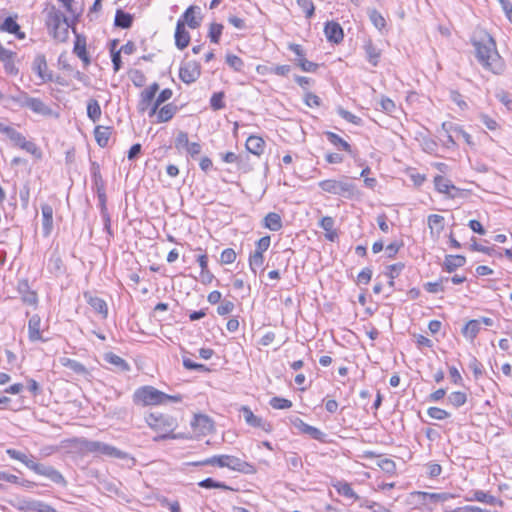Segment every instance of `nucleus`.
<instances>
[{"label":"nucleus","instance_id":"37998d69","mask_svg":"<svg viewBox=\"0 0 512 512\" xmlns=\"http://www.w3.org/2000/svg\"><path fill=\"white\" fill-rule=\"evenodd\" d=\"M364 49L369 63H371L373 66H376L380 57L378 48L371 41H369L365 44Z\"/></svg>","mask_w":512,"mask_h":512},{"label":"nucleus","instance_id":"6e6d98bb","mask_svg":"<svg viewBox=\"0 0 512 512\" xmlns=\"http://www.w3.org/2000/svg\"><path fill=\"white\" fill-rule=\"evenodd\" d=\"M300 69L304 72H315L318 64L307 60L306 58H295L294 60Z\"/></svg>","mask_w":512,"mask_h":512},{"label":"nucleus","instance_id":"4be33fe9","mask_svg":"<svg viewBox=\"0 0 512 512\" xmlns=\"http://www.w3.org/2000/svg\"><path fill=\"white\" fill-rule=\"evenodd\" d=\"M26 108L42 116H51L53 114L52 109L39 98L29 96Z\"/></svg>","mask_w":512,"mask_h":512},{"label":"nucleus","instance_id":"338daca9","mask_svg":"<svg viewBox=\"0 0 512 512\" xmlns=\"http://www.w3.org/2000/svg\"><path fill=\"white\" fill-rule=\"evenodd\" d=\"M378 466L389 474H394L396 471V464L393 460L385 458L379 461Z\"/></svg>","mask_w":512,"mask_h":512},{"label":"nucleus","instance_id":"1a4fd4ad","mask_svg":"<svg viewBox=\"0 0 512 512\" xmlns=\"http://www.w3.org/2000/svg\"><path fill=\"white\" fill-rule=\"evenodd\" d=\"M15 508L21 512H57L51 505L36 499H20Z\"/></svg>","mask_w":512,"mask_h":512},{"label":"nucleus","instance_id":"4d7b16f0","mask_svg":"<svg viewBox=\"0 0 512 512\" xmlns=\"http://www.w3.org/2000/svg\"><path fill=\"white\" fill-rule=\"evenodd\" d=\"M226 63L235 71H241L244 67L243 60L234 54L226 55Z\"/></svg>","mask_w":512,"mask_h":512},{"label":"nucleus","instance_id":"58836bf2","mask_svg":"<svg viewBox=\"0 0 512 512\" xmlns=\"http://www.w3.org/2000/svg\"><path fill=\"white\" fill-rule=\"evenodd\" d=\"M101 107H100V104L99 102L94 99V98H91L88 100L87 102V116L88 118L96 123L97 121H99L100 117H101Z\"/></svg>","mask_w":512,"mask_h":512},{"label":"nucleus","instance_id":"f8f14e48","mask_svg":"<svg viewBox=\"0 0 512 512\" xmlns=\"http://www.w3.org/2000/svg\"><path fill=\"white\" fill-rule=\"evenodd\" d=\"M158 90L159 85L158 83L154 82L141 92L140 100L137 106L140 113H145L148 111L149 107L151 106V102L154 100Z\"/></svg>","mask_w":512,"mask_h":512},{"label":"nucleus","instance_id":"c9c22d12","mask_svg":"<svg viewBox=\"0 0 512 512\" xmlns=\"http://www.w3.org/2000/svg\"><path fill=\"white\" fill-rule=\"evenodd\" d=\"M104 360L115 366L118 370L120 371H129L130 370V366L129 364L123 359L121 358L120 356L112 353V352H108L104 355Z\"/></svg>","mask_w":512,"mask_h":512},{"label":"nucleus","instance_id":"a211bd4d","mask_svg":"<svg viewBox=\"0 0 512 512\" xmlns=\"http://www.w3.org/2000/svg\"><path fill=\"white\" fill-rule=\"evenodd\" d=\"M434 185L435 189L439 193L445 194L451 198H454L456 196V194L452 193L453 191L459 192V189L456 186H454L450 180L441 175H437L434 177Z\"/></svg>","mask_w":512,"mask_h":512},{"label":"nucleus","instance_id":"69168bd1","mask_svg":"<svg viewBox=\"0 0 512 512\" xmlns=\"http://www.w3.org/2000/svg\"><path fill=\"white\" fill-rule=\"evenodd\" d=\"M380 106L382 111L385 113L391 114L395 111L396 105L394 101L386 96H382L380 100Z\"/></svg>","mask_w":512,"mask_h":512},{"label":"nucleus","instance_id":"aec40b11","mask_svg":"<svg viewBox=\"0 0 512 512\" xmlns=\"http://www.w3.org/2000/svg\"><path fill=\"white\" fill-rule=\"evenodd\" d=\"M41 318L39 315L34 314L30 317L28 322V338L31 342L45 341L41 335Z\"/></svg>","mask_w":512,"mask_h":512},{"label":"nucleus","instance_id":"ea45409f","mask_svg":"<svg viewBox=\"0 0 512 512\" xmlns=\"http://www.w3.org/2000/svg\"><path fill=\"white\" fill-rule=\"evenodd\" d=\"M132 22L133 18L129 13H126L120 9L116 11L114 20L115 26L123 29H128L131 27Z\"/></svg>","mask_w":512,"mask_h":512},{"label":"nucleus","instance_id":"e2e57ef3","mask_svg":"<svg viewBox=\"0 0 512 512\" xmlns=\"http://www.w3.org/2000/svg\"><path fill=\"white\" fill-rule=\"evenodd\" d=\"M337 112L338 114L343 118L345 119L346 121H348L349 123H352V124H355V125H358L360 122H361V119L354 115L353 113H351L350 111H347L341 107H339L337 109Z\"/></svg>","mask_w":512,"mask_h":512},{"label":"nucleus","instance_id":"774afa93","mask_svg":"<svg viewBox=\"0 0 512 512\" xmlns=\"http://www.w3.org/2000/svg\"><path fill=\"white\" fill-rule=\"evenodd\" d=\"M234 310V303L229 300H224L217 307V313L221 316L230 314Z\"/></svg>","mask_w":512,"mask_h":512},{"label":"nucleus","instance_id":"49530a36","mask_svg":"<svg viewBox=\"0 0 512 512\" xmlns=\"http://www.w3.org/2000/svg\"><path fill=\"white\" fill-rule=\"evenodd\" d=\"M449 281V277H442L435 282H427L424 284V289L429 293H438L444 291V283Z\"/></svg>","mask_w":512,"mask_h":512},{"label":"nucleus","instance_id":"3c124183","mask_svg":"<svg viewBox=\"0 0 512 512\" xmlns=\"http://www.w3.org/2000/svg\"><path fill=\"white\" fill-rule=\"evenodd\" d=\"M369 19L378 30H381L386 26L385 18L375 9L369 11Z\"/></svg>","mask_w":512,"mask_h":512},{"label":"nucleus","instance_id":"79ce46f5","mask_svg":"<svg viewBox=\"0 0 512 512\" xmlns=\"http://www.w3.org/2000/svg\"><path fill=\"white\" fill-rule=\"evenodd\" d=\"M404 269V264L399 262L387 267L386 276L389 278L388 285L390 288H394L395 282L394 279L397 278L402 270Z\"/></svg>","mask_w":512,"mask_h":512},{"label":"nucleus","instance_id":"9b49d317","mask_svg":"<svg viewBox=\"0 0 512 512\" xmlns=\"http://www.w3.org/2000/svg\"><path fill=\"white\" fill-rule=\"evenodd\" d=\"M200 75V64L196 61H188L180 66L179 77L186 84L194 83Z\"/></svg>","mask_w":512,"mask_h":512},{"label":"nucleus","instance_id":"39448f33","mask_svg":"<svg viewBox=\"0 0 512 512\" xmlns=\"http://www.w3.org/2000/svg\"><path fill=\"white\" fill-rule=\"evenodd\" d=\"M145 420L151 429L159 433L158 436L154 437V441L157 442L167 438H175V436L172 435L177 427V421L174 417L165 414L150 413L146 416Z\"/></svg>","mask_w":512,"mask_h":512},{"label":"nucleus","instance_id":"052dcab7","mask_svg":"<svg viewBox=\"0 0 512 512\" xmlns=\"http://www.w3.org/2000/svg\"><path fill=\"white\" fill-rule=\"evenodd\" d=\"M297 5L305 13L306 18H311L314 15V4L311 0H296Z\"/></svg>","mask_w":512,"mask_h":512},{"label":"nucleus","instance_id":"680f3d73","mask_svg":"<svg viewBox=\"0 0 512 512\" xmlns=\"http://www.w3.org/2000/svg\"><path fill=\"white\" fill-rule=\"evenodd\" d=\"M188 134L184 131H180L175 138V148L177 150H185L189 145Z\"/></svg>","mask_w":512,"mask_h":512},{"label":"nucleus","instance_id":"a878e982","mask_svg":"<svg viewBox=\"0 0 512 512\" xmlns=\"http://www.w3.org/2000/svg\"><path fill=\"white\" fill-rule=\"evenodd\" d=\"M84 297L86 298L87 303L92 307V309L95 312L100 314L102 316V318L107 317L108 307H107L105 300H103L102 298L97 297V296H92L88 293H85Z\"/></svg>","mask_w":512,"mask_h":512},{"label":"nucleus","instance_id":"603ef678","mask_svg":"<svg viewBox=\"0 0 512 512\" xmlns=\"http://www.w3.org/2000/svg\"><path fill=\"white\" fill-rule=\"evenodd\" d=\"M286 463L288 468L291 470H299L303 466L301 457L294 452H291L286 456Z\"/></svg>","mask_w":512,"mask_h":512},{"label":"nucleus","instance_id":"a18cd8bd","mask_svg":"<svg viewBox=\"0 0 512 512\" xmlns=\"http://www.w3.org/2000/svg\"><path fill=\"white\" fill-rule=\"evenodd\" d=\"M91 176L97 191L105 190L104 181L100 172V166L93 162L91 165Z\"/></svg>","mask_w":512,"mask_h":512},{"label":"nucleus","instance_id":"de8ad7c7","mask_svg":"<svg viewBox=\"0 0 512 512\" xmlns=\"http://www.w3.org/2000/svg\"><path fill=\"white\" fill-rule=\"evenodd\" d=\"M455 127H456L455 125H453L452 123H448V122H444L442 124V130L445 132V137H446V140H444V144L447 147L455 145L456 136H455V133L453 132V129Z\"/></svg>","mask_w":512,"mask_h":512},{"label":"nucleus","instance_id":"4468645a","mask_svg":"<svg viewBox=\"0 0 512 512\" xmlns=\"http://www.w3.org/2000/svg\"><path fill=\"white\" fill-rule=\"evenodd\" d=\"M241 412L243 414L245 422L248 425H250L252 427H256V428H261L266 432L271 431V425L269 423L265 422L262 418L254 415V413L252 412V410L249 407L243 406L241 408Z\"/></svg>","mask_w":512,"mask_h":512},{"label":"nucleus","instance_id":"6ab92c4d","mask_svg":"<svg viewBox=\"0 0 512 512\" xmlns=\"http://www.w3.org/2000/svg\"><path fill=\"white\" fill-rule=\"evenodd\" d=\"M466 501H478L481 503H485L488 505H500L502 506L503 502L496 498L495 496L485 492L483 490H475L472 492L471 496H467Z\"/></svg>","mask_w":512,"mask_h":512},{"label":"nucleus","instance_id":"c03bdc74","mask_svg":"<svg viewBox=\"0 0 512 512\" xmlns=\"http://www.w3.org/2000/svg\"><path fill=\"white\" fill-rule=\"evenodd\" d=\"M447 401L453 407L459 408L466 403L467 395L461 391H454L448 395Z\"/></svg>","mask_w":512,"mask_h":512},{"label":"nucleus","instance_id":"dca6fc26","mask_svg":"<svg viewBox=\"0 0 512 512\" xmlns=\"http://www.w3.org/2000/svg\"><path fill=\"white\" fill-rule=\"evenodd\" d=\"M293 425L302 433L309 435L312 439L323 441L325 434L318 428L305 423L302 419L296 417L292 420Z\"/></svg>","mask_w":512,"mask_h":512},{"label":"nucleus","instance_id":"72a5a7b5","mask_svg":"<svg viewBox=\"0 0 512 512\" xmlns=\"http://www.w3.org/2000/svg\"><path fill=\"white\" fill-rule=\"evenodd\" d=\"M94 136L97 144L104 148L108 145L111 136V128L107 126H96Z\"/></svg>","mask_w":512,"mask_h":512},{"label":"nucleus","instance_id":"f257e3e1","mask_svg":"<svg viewBox=\"0 0 512 512\" xmlns=\"http://www.w3.org/2000/svg\"><path fill=\"white\" fill-rule=\"evenodd\" d=\"M473 45L477 60L483 68L496 75L504 72L505 63L497 51L494 39L489 34L485 33L478 40H475Z\"/></svg>","mask_w":512,"mask_h":512},{"label":"nucleus","instance_id":"a19ab883","mask_svg":"<svg viewBox=\"0 0 512 512\" xmlns=\"http://www.w3.org/2000/svg\"><path fill=\"white\" fill-rule=\"evenodd\" d=\"M334 488L340 495L348 499H358V496L352 489L351 485L345 481H338L336 484H334Z\"/></svg>","mask_w":512,"mask_h":512},{"label":"nucleus","instance_id":"e433bc0d","mask_svg":"<svg viewBox=\"0 0 512 512\" xmlns=\"http://www.w3.org/2000/svg\"><path fill=\"white\" fill-rule=\"evenodd\" d=\"M60 363L62 364V366L72 370L76 374L83 375V376L88 374L87 368L82 363H80L74 359L64 357V358L60 359Z\"/></svg>","mask_w":512,"mask_h":512},{"label":"nucleus","instance_id":"09e8293b","mask_svg":"<svg viewBox=\"0 0 512 512\" xmlns=\"http://www.w3.org/2000/svg\"><path fill=\"white\" fill-rule=\"evenodd\" d=\"M198 485L202 488L212 489L218 488L223 490H233L230 486L226 485L224 482H219L214 480L213 478H206L198 483Z\"/></svg>","mask_w":512,"mask_h":512},{"label":"nucleus","instance_id":"473e14b6","mask_svg":"<svg viewBox=\"0 0 512 512\" xmlns=\"http://www.w3.org/2000/svg\"><path fill=\"white\" fill-rule=\"evenodd\" d=\"M73 52L83 61L84 67H87L90 64V57L86 50V39L83 37V39H80V37H77L75 41V45L73 48Z\"/></svg>","mask_w":512,"mask_h":512},{"label":"nucleus","instance_id":"13d9d810","mask_svg":"<svg viewBox=\"0 0 512 512\" xmlns=\"http://www.w3.org/2000/svg\"><path fill=\"white\" fill-rule=\"evenodd\" d=\"M429 417L435 420H444L450 417V413L439 407H430L427 410Z\"/></svg>","mask_w":512,"mask_h":512},{"label":"nucleus","instance_id":"f3484780","mask_svg":"<svg viewBox=\"0 0 512 512\" xmlns=\"http://www.w3.org/2000/svg\"><path fill=\"white\" fill-rule=\"evenodd\" d=\"M324 33L329 42L340 43L343 40L344 33L339 23L330 21L325 24Z\"/></svg>","mask_w":512,"mask_h":512},{"label":"nucleus","instance_id":"0eeeda50","mask_svg":"<svg viewBox=\"0 0 512 512\" xmlns=\"http://www.w3.org/2000/svg\"><path fill=\"white\" fill-rule=\"evenodd\" d=\"M46 25L48 29L53 33L55 39L64 41L68 34L69 24L67 18L60 11L54 7L48 12L46 18Z\"/></svg>","mask_w":512,"mask_h":512},{"label":"nucleus","instance_id":"2f4dec72","mask_svg":"<svg viewBox=\"0 0 512 512\" xmlns=\"http://www.w3.org/2000/svg\"><path fill=\"white\" fill-rule=\"evenodd\" d=\"M327 140L337 149L352 153L351 145L334 132H325Z\"/></svg>","mask_w":512,"mask_h":512},{"label":"nucleus","instance_id":"f03ea898","mask_svg":"<svg viewBox=\"0 0 512 512\" xmlns=\"http://www.w3.org/2000/svg\"><path fill=\"white\" fill-rule=\"evenodd\" d=\"M6 454L11 459L21 462L29 470L33 471L37 475L49 479L54 484L61 487L67 486V480L60 471L55 469L53 466L36 462L33 455H27L26 453L13 448H8L6 450Z\"/></svg>","mask_w":512,"mask_h":512},{"label":"nucleus","instance_id":"4c0bfd02","mask_svg":"<svg viewBox=\"0 0 512 512\" xmlns=\"http://www.w3.org/2000/svg\"><path fill=\"white\" fill-rule=\"evenodd\" d=\"M1 29L8 33L15 34L19 39L25 38V34L20 31L19 24L12 17H7L4 20L3 24L1 25Z\"/></svg>","mask_w":512,"mask_h":512},{"label":"nucleus","instance_id":"b1692460","mask_svg":"<svg viewBox=\"0 0 512 512\" xmlns=\"http://www.w3.org/2000/svg\"><path fill=\"white\" fill-rule=\"evenodd\" d=\"M190 34L183 26L182 21H177L175 29V45L178 49L183 50L189 45Z\"/></svg>","mask_w":512,"mask_h":512},{"label":"nucleus","instance_id":"ddd939ff","mask_svg":"<svg viewBox=\"0 0 512 512\" xmlns=\"http://www.w3.org/2000/svg\"><path fill=\"white\" fill-rule=\"evenodd\" d=\"M33 70L42 80V82L53 81V74L48 69V65L44 55H38L34 59Z\"/></svg>","mask_w":512,"mask_h":512},{"label":"nucleus","instance_id":"7c9ffc66","mask_svg":"<svg viewBox=\"0 0 512 512\" xmlns=\"http://www.w3.org/2000/svg\"><path fill=\"white\" fill-rule=\"evenodd\" d=\"M263 226L271 231H279L282 229V218L276 212H269L263 219Z\"/></svg>","mask_w":512,"mask_h":512},{"label":"nucleus","instance_id":"5701e85b","mask_svg":"<svg viewBox=\"0 0 512 512\" xmlns=\"http://www.w3.org/2000/svg\"><path fill=\"white\" fill-rule=\"evenodd\" d=\"M419 498L422 499L423 503H426L427 501L438 503V502H446L450 499L455 498L454 494L448 493V492H441V493H430V492H424V491H418L415 493Z\"/></svg>","mask_w":512,"mask_h":512},{"label":"nucleus","instance_id":"cd10ccee","mask_svg":"<svg viewBox=\"0 0 512 512\" xmlns=\"http://www.w3.org/2000/svg\"><path fill=\"white\" fill-rule=\"evenodd\" d=\"M29 95L25 91L17 87L16 94H8V107L9 109L24 108L28 101Z\"/></svg>","mask_w":512,"mask_h":512},{"label":"nucleus","instance_id":"412c9836","mask_svg":"<svg viewBox=\"0 0 512 512\" xmlns=\"http://www.w3.org/2000/svg\"><path fill=\"white\" fill-rule=\"evenodd\" d=\"M42 212V230L44 236H49L53 228V208L45 203L41 205Z\"/></svg>","mask_w":512,"mask_h":512},{"label":"nucleus","instance_id":"393cba45","mask_svg":"<svg viewBox=\"0 0 512 512\" xmlns=\"http://www.w3.org/2000/svg\"><path fill=\"white\" fill-rule=\"evenodd\" d=\"M430 235L438 238L444 230V217L438 214H431L427 218Z\"/></svg>","mask_w":512,"mask_h":512},{"label":"nucleus","instance_id":"2eb2a0df","mask_svg":"<svg viewBox=\"0 0 512 512\" xmlns=\"http://www.w3.org/2000/svg\"><path fill=\"white\" fill-rule=\"evenodd\" d=\"M197 13H200L198 6H189L178 21H182L183 26L187 24L191 29H196L201 25V17H197Z\"/></svg>","mask_w":512,"mask_h":512},{"label":"nucleus","instance_id":"7ed1b4c3","mask_svg":"<svg viewBox=\"0 0 512 512\" xmlns=\"http://www.w3.org/2000/svg\"><path fill=\"white\" fill-rule=\"evenodd\" d=\"M132 401L137 406H157L168 402L179 403L182 401V396L180 394L168 395L153 386L145 385L134 391Z\"/></svg>","mask_w":512,"mask_h":512},{"label":"nucleus","instance_id":"20e7f679","mask_svg":"<svg viewBox=\"0 0 512 512\" xmlns=\"http://www.w3.org/2000/svg\"><path fill=\"white\" fill-rule=\"evenodd\" d=\"M322 191L345 199H353L360 195L355 183L347 176L340 179H326L318 183Z\"/></svg>","mask_w":512,"mask_h":512},{"label":"nucleus","instance_id":"bf43d9fd","mask_svg":"<svg viewBox=\"0 0 512 512\" xmlns=\"http://www.w3.org/2000/svg\"><path fill=\"white\" fill-rule=\"evenodd\" d=\"M263 262H264V256H263V254H260V252H253L250 255L249 266L254 274H256V268L261 267L263 265Z\"/></svg>","mask_w":512,"mask_h":512},{"label":"nucleus","instance_id":"bb28decb","mask_svg":"<svg viewBox=\"0 0 512 512\" xmlns=\"http://www.w3.org/2000/svg\"><path fill=\"white\" fill-rule=\"evenodd\" d=\"M178 110H179L178 106L175 105L174 103H168V104L163 105L159 109L157 115L155 116L156 122L157 123H165V122L170 121L175 116V114L178 112Z\"/></svg>","mask_w":512,"mask_h":512},{"label":"nucleus","instance_id":"0e129e2a","mask_svg":"<svg viewBox=\"0 0 512 512\" xmlns=\"http://www.w3.org/2000/svg\"><path fill=\"white\" fill-rule=\"evenodd\" d=\"M236 260V252L232 248H226L221 252L220 261L223 264H231Z\"/></svg>","mask_w":512,"mask_h":512},{"label":"nucleus","instance_id":"423d86ee","mask_svg":"<svg viewBox=\"0 0 512 512\" xmlns=\"http://www.w3.org/2000/svg\"><path fill=\"white\" fill-rule=\"evenodd\" d=\"M80 448L83 450V453H92L95 455H103L110 458L117 459H131L134 460L130 455L120 449L112 446L110 444L101 442V441H93L88 439L80 440Z\"/></svg>","mask_w":512,"mask_h":512},{"label":"nucleus","instance_id":"9d476101","mask_svg":"<svg viewBox=\"0 0 512 512\" xmlns=\"http://www.w3.org/2000/svg\"><path fill=\"white\" fill-rule=\"evenodd\" d=\"M7 137L14 143V145L32 154L36 158H41L42 153L37 145L32 141L26 140L25 136L14 128L10 131Z\"/></svg>","mask_w":512,"mask_h":512},{"label":"nucleus","instance_id":"c85d7f7f","mask_svg":"<svg viewBox=\"0 0 512 512\" xmlns=\"http://www.w3.org/2000/svg\"><path fill=\"white\" fill-rule=\"evenodd\" d=\"M246 149L250 153L260 156L264 152L265 141L259 136H249L246 140Z\"/></svg>","mask_w":512,"mask_h":512},{"label":"nucleus","instance_id":"5fc2aeb1","mask_svg":"<svg viewBox=\"0 0 512 512\" xmlns=\"http://www.w3.org/2000/svg\"><path fill=\"white\" fill-rule=\"evenodd\" d=\"M223 31V25L219 23H212L209 28L208 37L213 43H218Z\"/></svg>","mask_w":512,"mask_h":512},{"label":"nucleus","instance_id":"6e6552de","mask_svg":"<svg viewBox=\"0 0 512 512\" xmlns=\"http://www.w3.org/2000/svg\"><path fill=\"white\" fill-rule=\"evenodd\" d=\"M219 462V467L221 468L226 467L230 470L244 474L256 473V468L253 464L248 463L233 455H221V460H219Z\"/></svg>","mask_w":512,"mask_h":512},{"label":"nucleus","instance_id":"8fccbe9b","mask_svg":"<svg viewBox=\"0 0 512 512\" xmlns=\"http://www.w3.org/2000/svg\"><path fill=\"white\" fill-rule=\"evenodd\" d=\"M225 94L224 92H216L210 98V106L214 111L221 110L225 108L224 102Z\"/></svg>","mask_w":512,"mask_h":512},{"label":"nucleus","instance_id":"864d4df0","mask_svg":"<svg viewBox=\"0 0 512 512\" xmlns=\"http://www.w3.org/2000/svg\"><path fill=\"white\" fill-rule=\"evenodd\" d=\"M270 406L277 410H285L292 407V402L288 399L281 397H273L269 402Z\"/></svg>","mask_w":512,"mask_h":512},{"label":"nucleus","instance_id":"f704fd0d","mask_svg":"<svg viewBox=\"0 0 512 512\" xmlns=\"http://www.w3.org/2000/svg\"><path fill=\"white\" fill-rule=\"evenodd\" d=\"M481 329V320L472 319L462 328V334L465 338L473 340Z\"/></svg>","mask_w":512,"mask_h":512},{"label":"nucleus","instance_id":"c756f323","mask_svg":"<svg viewBox=\"0 0 512 512\" xmlns=\"http://www.w3.org/2000/svg\"><path fill=\"white\" fill-rule=\"evenodd\" d=\"M466 258L463 255H447L444 259L443 266L449 273L455 271L457 268L464 266Z\"/></svg>","mask_w":512,"mask_h":512}]
</instances>
